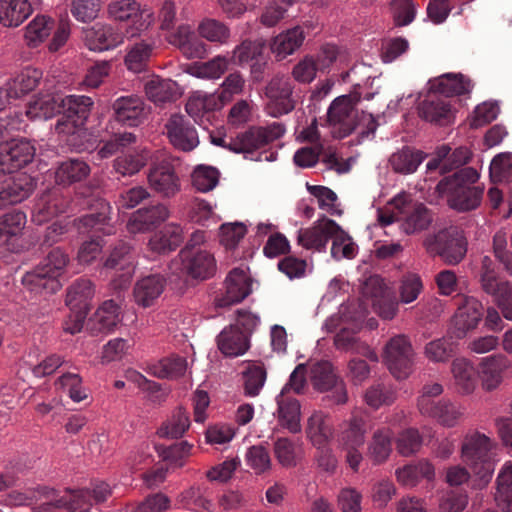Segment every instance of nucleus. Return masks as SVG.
I'll list each match as a JSON object with an SVG mask.
<instances>
[{
	"label": "nucleus",
	"instance_id": "c756f323",
	"mask_svg": "<svg viewBox=\"0 0 512 512\" xmlns=\"http://www.w3.org/2000/svg\"><path fill=\"white\" fill-rule=\"evenodd\" d=\"M183 239L182 227L176 223H169L150 237L148 250L154 255H164L176 250Z\"/></svg>",
	"mask_w": 512,
	"mask_h": 512
},
{
	"label": "nucleus",
	"instance_id": "f8f14e48",
	"mask_svg": "<svg viewBox=\"0 0 512 512\" xmlns=\"http://www.w3.org/2000/svg\"><path fill=\"white\" fill-rule=\"evenodd\" d=\"M108 13L114 20L130 23L127 28L130 37L140 35L154 21L153 12L148 8H142L135 0L113 1L108 6Z\"/></svg>",
	"mask_w": 512,
	"mask_h": 512
},
{
	"label": "nucleus",
	"instance_id": "e433bc0d",
	"mask_svg": "<svg viewBox=\"0 0 512 512\" xmlns=\"http://www.w3.org/2000/svg\"><path fill=\"white\" fill-rule=\"evenodd\" d=\"M48 487L41 485L25 486L8 492L1 500V504L10 508L30 506L39 500H49Z\"/></svg>",
	"mask_w": 512,
	"mask_h": 512
},
{
	"label": "nucleus",
	"instance_id": "dca6fc26",
	"mask_svg": "<svg viewBox=\"0 0 512 512\" xmlns=\"http://www.w3.org/2000/svg\"><path fill=\"white\" fill-rule=\"evenodd\" d=\"M339 230V225L326 216L316 220L312 226L298 231L297 241L307 250L325 252L327 243Z\"/></svg>",
	"mask_w": 512,
	"mask_h": 512
},
{
	"label": "nucleus",
	"instance_id": "e2e57ef3",
	"mask_svg": "<svg viewBox=\"0 0 512 512\" xmlns=\"http://www.w3.org/2000/svg\"><path fill=\"white\" fill-rule=\"evenodd\" d=\"M358 253V246L340 226L332 236L331 256L336 261L353 259Z\"/></svg>",
	"mask_w": 512,
	"mask_h": 512
},
{
	"label": "nucleus",
	"instance_id": "f257e3e1",
	"mask_svg": "<svg viewBox=\"0 0 512 512\" xmlns=\"http://www.w3.org/2000/svg\"><path fill=\"white\" fill-rule=\"evenodd\" d=\"M360 100L361 95L354 91L338 96L331 102L327 117L336 137L345 138L356 131L359 141H363L374 135L377 122L372 114L357 111Z\"/></svg>",
	"mask_w": 512,
	"mask_h": 512
},
{
	"label": "nucleus",
	"instance_id": "37998d69",
	"mask_svg": "<svg viewBox=\"0 0 512 512\" xmlns=\"http://www.w3.org/2000/svg\"><path fill=\"white\" fill-rule=\"evenodd\" d=\"M192 36L193 32L189 25H180L168 36V41L177 46L188 59L202 57L205 54V46L202 42L192 39Z\"/></svg>",
	"mask_w": 512,
	"mask_h": 512
},
{
	"label": "nucleus",
	"instance_id": "338daca9",
	"mask_svg": "<svg viewBox=\"0 0 512 512\" xmlns=\"http://www.w3.org/2000/svg\"><path fill=\"white\" fill-rule=\"evenodd\" d=\"M199 35L209 42L225 44L230 38V29L216 19H204L198 26Z\"/></svg>",
	"mask_w": 512,
	"mask_h": 512
},
{
	"label": "nucleus",
	"instance_id": "aec40b11",
	"mask_svg": "<svg viewBox=\"0 0 512 512\" xmlns=\"http://www.w3.org/2000/svg\"><path fill=\"white\" fill-rule=\"evenodd\" d=\"M170 216L168 207L164 204L145 206L134 211L126 224L129 233H146L158 227Z\"/></svg>",
	"mask_w": 512,
	"mask_h": 512
},
{
	"label": "nucleus",
	"instance_id": "680f3d73",
	"mask_svg": "<svg viewBox=\"0 0 512 512\" xmlns=\"http://www.w3.org/2000/svg\"><path fill=\"white\" fill-rule=\"evenodd\" d=\"M219 177L220 172L217 168L200 164L192 172V185L199 192L206 193L218 185Z\"/></svg>",
	"mask_w": 512,
	"mask_h": 512
},
{
	"label": "nucleus",
	"instance_id": "052dcab7",
	"mask_svg": "<svg viewBox=\"0 0 512 512\" xmlns=\"http://www.w3.org/2000/svg\"><path fill=\"white\" fill-rule=\"evenodd\" d=\"M424 288L423 281L419 274L406 272L399 280L398 294L402 304H410L417 300Z\"/></svg>",
	"mask_w": 512,
	"mask_h": 512
},
{
	"label": "nucleus",
	"instance_id": "bb28decb",
	"mask_svg": "<svg viewBox=\"0 0 512 512\" xmlns=\"http://www.w3.org/2000/svg\"><path fill=\"white\" fill-rule=\"evenodd\" d=\"M115 119L129 127L138 126L145 118V104L136 95L122 96L113 103Z\"/></svg>",
	"mask_w": 512,
	"mask_h": 512
},
{
	"label": "nucleus",
	"instance_id": "4be33fe9",
	"mask_svg": "<svg viewBox=\"0 0 512 512\" xmlns=\"http://www.w3.org/2000/svg\"><path fill=\"white\" fill-rule=\"evenodd\" d=\"M334 433V424L328 413L314 410L307 418L305 434L316 449L327 446L333 439Z\"/></svg>",
	"mask_w": 512,
	"mask_h": 512
},
{
	"label": "nucleus",
	"instance_id": "6e6552de",
	"mask_svg": "<svg viewBox=\"0 0 512 512\" xmlns=\"http://www.w3.org/2000/svg\"><path fill=\"white\" fill-rule=\"evenodd\" d=\"M423 245L429 254L440 256L450 265L461 262L467 252L466 238L460 230L454 227L428 235Z\"/></svg>",
	"mask_w": 512,
	"mask_h": 512
},
{
	"label": "nucleus",
	"instance_id": "f03ea898",
	"mask_svg": "<svg viewBox=\"0 0 512 512\" xmlns=\"http://www.w3.org/2000/svg\"><path fill=\"white\" fill-rule=\"evenodd\" d=\"M286 132L285 126L279 122H273L265 127H253L236 135L235 137L213 136L212 143L226 148L234 153H242L245 158L256 161H272L274 153L260 154L254 158L255 151L264 148L269 143L281 138Z\"/></svg>",
	"mask_w": 512,
	"mask_h": 512
},
{
	"label": "nucleus",
	"instance_id": "b1692460",
	"mask_svg": "<svg viewBox=\"0 0 512 512\" xmlns=\"http://www.w3.org/2000/svg\"><path fill=\"white\" fill-rule=\"evenodd\" d=\"M104 269L106 271L120 270L121 274L119 275V279H113L112 286L114 289L126 288L134 273L131 247L125 243L115 247L108 259L105 261Z\"/></svg>",
	"mask_w": 512,
	"mask_h": 512
},
{
	"label": "nucleus",
	"instance_id": "864d4df0",
	"mask_svg": "<svg viewBox=\"0 0 512 512\" xmlns=\"http://www.w3.org/2000/svg\"><path fill=\"white\" fill-rule=\"evenodd\" d=\"M154 48V42L148 40H141L131 45L124 59L127 69L136 73L143 71Z\"/></svg>",
	"mask_w": 512,
	"mask_h": 512
},
{
	"label": "nucleus",
	"instance_id": "5701e85b",
	"mask_svg": "<svg viewBox=\"0 0 512 512\" xmlns=\"http://www.w3.org/2000/svg\"><path fill=\"white\" fill-rule=\"evenodd\" d=\"M166 130L171 144L179 150L191 151L199 144L196 129L182 115L171 116Z\"/></svg>",
	"mask_w": 512,
	"mask_h": 512
},
{
	"label": "nucleus",
	"instance_id": "423d86ee",
	"mask_svg": "<svg viewBox=\"0 0 512 512\" xmlns=\"http://www.w3.org/2000/svg\"><path fill=\"white\" fill-rule=\"evenodd\" d=\"M495 443L479 431L466 433L461 444V460L482 481L487 483L494 471L491 451Z\"/></svg>",
	"mask_w": 512,
	"mask_h": 512
},
{
	"label": "nucleus",
	"instance_id": "13d9d810",
	"mask_svg": "<svg viewBox=\"0 0 512 512\" xmlns=\"http://www.w3.org/2000/svg\"><path fill=\"white\" fill-rule=\"evenodd\" d=\"M495 500L504 512H512V462H506L498 474Z\"/></svg>",
	"mask_w": 512,
	"mask_h": 512
},
{
	"label": "nucleus",
	"instance_id": "79ce46f5",
	"mask_svg": "<svg viewBox=\"0 0 512 512\" xmlns=\"http://www.w3.org/2000/svg\"><path fill=\"white\" fill-rule=\"evenodd\" d=\"M509 366L506 356L492 355L484 358L481 363V380L485 390L491 391L498 387L502 380V372Z\"/></svg>",
	"mask_w": 512,
	"mask_h": 512
},
{
	"label": "nucleus",
	"instance_id": "49530a36",
	"mask_svg": "<svg viewBox=\"0 0 512 512\" xmlns=\"http://www.w3.org/2000/svg\"><path fill=\"white\" fill-rule=\"evenodd\" d=\"M423 416L435 419L440 425L452 428L457 426L464 416V407L450 400H439L432 408L431 413H424Z\"/></svg>",
	"mask_w": 512,
	"mask_h": 512
},
{
	"label": "nucleus",
	"instance_id": "de8ad7c7",
	"mask_svg": "<svg viewBox=\"0 0 512 512\" xmlns=\"http://www.w3.org/2000/svg\"><path fill=\"white\" fill-rule=\"evenodd\" d=\"M90 174L89 165L81 159L63 161L55 171V181L59 185H71L84 180Z\"/></svg>",
	"mask_w": 512,
	"mask_h": 512
},
{
	"label": "nucleus",
	"instance_id": "5fc2aeb1",
	"mask_svg": "<svg viewBox=\"0 0 512 512\" xmlns=\"http://www.w3.org/2000/svg\"><path fill=\"white\" fill-rule=\"evenodd\" d=\"M424 159L421 151L406 147L393 153L389 163L395 172L406 175L414 173Z\"/></svg>",
	"mask_w": 512,
	"mask_h": 512
},
{
	"label": "nucleus",
	"instance_id": "3c124183",
	"mask_svg": "<svg viewBox=\"0 0 512 512\" xmlns=\"http://www.w3.org/2000/svg\"><path fill=\"white\" fill-rule=\"evenodd\" d=\"M392 431L388 427L378 428L372 436L367 448V457L374 464L385 462L391 451Z\"/></svg>",
	"mask_w": 512,
	"mask_h": 512
},
{
	"label": "nucleus",
	"instance_id": "72a5a7b5",
	"mask_svg": "<svg viewBox=\"0 0 512 512\" xmlns=\"http://www.w3.org/2000/svg\"><path fill=\"white\" fill-rule=\"evenodd\" d=\"M165 288V279L160 275H149L138 280L133 296L137 305L150 307L160 297Z\"/></svg>",
	"mask_w": 512,
	"mask_h": 512
},
{
	"label": "nucleus",
	"instance_id": "4c0bfd02",
	"mask_svg": "<svg viewBox=\"0 0 512 512\" xmlns=\"http://www.w3.org/2000/svg\"><path fill=\"white\" fill-rule=\"evenodd\" d=\"M32 12L29 0H0V24L4 27H18Z\"/></svg>",
	"mask_w": 512,
	"mask_h": 512
},
{
	"label": "nucleus",
	"instance_id": "ddd939ff",
	"mask_svg": "<svg viewBox=\"0 0 512 512\" xmlns=\"http://www.w3.org/2000/svg\"><path fill=\"white\" fill-rule=\"evenodd\" d=\"M363 293L371 298L374 312L384 320H392L399 309L400 301L392 289L379 276H371L364 285Z\"/></svg>",
	"mask_w": 512,
	"mask_h": 512
},
{
	"label": "nucleus",
	"instance_id": "2f4dec72",
	"mask_svg": "<svg viewBox=\"0 0 512 512\" xmlns=\"http://www.w3.org/2000/svg\"><path fill=\"white\" fill-rule=\"evenodd\" d=\"M305 38L306 34L301 26L284 30L271 40V52L277 60H284L303 45Z\"/></svg>",
	"mask_w": 512,
	"mask_h": 512
},
{
	"label": "nucleus",
	"instance_id": "a878e982",
	"mask_svg": "<svg viewBox=\"0 0 512 512\" xmlns=\"http://www.w3.org/2000/svg\"><path fill=\"white\" fill-rule=\"evenodd\" d=\"M483 317V305L474 297H464L453 318L457 337L475 329Z\"/></svg>",
	"mask_w": 512,
	"mask_h": 512
},
{
	"label": "nucleus",
	"instance_id": "7c9ffc66",
	"mask_svg": "<svg viewBox=\"0 0 512 512\" xmlns=\"http://www.w3.org/2000/svg\"><path fill=\"white\" fill-rule=\"evenodd\" d=\"M472 81L461 73H446L429 81V90L446 97L468 94L473 89Z\"/></svg>",
	"mask_w": 512,
	"mask_h": 512
},
{
	"label": "nucleus",
	"instance_id": "ea45409f",
	"mask_svg": "<svg viewBox=\"0 0 512 512\" xmlns=\"http://www.w3.org/2000/svg\"><path fill=\"white\" fill-rule=\"evenodd\" d=\"M366 422L362 417L352 415L342 424L338 435L340 448L362 447L366 441Z\"/></svg>",
	"mask_w": 512,
	"mask_h": 512
},
{
	"label": "nucleus",
	"instance_id": "c03bdc74",
	"mask_svg": "<svg viewBox=\"0 0 512 512\" xmlns=\"http://www.w3.org/2000/svg\"><path fill=\"white\" fill-rule=\"evenodd\" d=\"M42 78V72L36 68L26 67L7 84V95L17 99L34 90Z\"/></svg>",
	"mask_w": 512,
	"mask_h": 512
},
{
	"label": "nucleus",
	"instance_id": "7ed1b4c3",
	"mask_svg": "<svg viewBox=\"0 0 512 512\" xmlns=\"http://www.w3.org/2000/svg\"><path fill=\"white\" fill-rule=\"evenodd\" d=\"M378 221L382 226L399 221L401 230L410 235L427 229L432 216L423 204L413 205L410 195L402 191L388 202L385 211H378Z\"/></svg>",
	"mask_w": 512,
	"mask_h": 512
},
{
	"label": "nucleus",
	"instance_id": "9d476101",
	"mask_svg": "<svg viewBox=\"0 0 512 512\" xmlns=\"http://www.w3.org/2000/svg\"><path fill=\"white\" fill-rule=\"evenodd\" d=\"M480 283L483 291L494 298L503 316L512 321V287L498 277L495 264L489 256L481 260Z\"/></svg>",
	"mask_w": 512,
	"mask_h": 512
},
{
	"label": "nucleus",
	"instance_id": "473e14b6",
	"mask_svg": "<svg viewBox=\"0 0 512 512\" xmlns=\"http://www.w3.org/2000/svg\"><path fill=\"white\" fill-rule=\"evenodd\" d=\"M34 189L35 183L29 175L18 174L0 190V209L21 203Z\"/></svg>",
	"mask_w": 512,
	"mask_h": 512
},
{
	"label": "nucleus",
	"instance_id": "09e8293b",
	"mask_svg": "<svg viewBox=\"0 0 512 512\" xmlns=\"http://www.w3.org/2000/svg\"><path fill=\"white\" fill-rule=\"evenodd\" d=\"M188 369L187 359L171 355L149 365L148 373L157 378L177 379L185 375Z\"/></svg>",
	"mask_w": 512,
	"mask_h": 512
},
{
	"label": "nucleus",
	"instance_id": "4d7b16f0",
	"mask_svg": "<svg viewBox=\"0 0 512 512\" xmlns=\"http://www.w3.org/2000/svg\"><path fill=\"white\" fill-rule=\"evenodd\" d=\"M120 322V308L113 300L105 301L95 313L94 327L98 332L111 333Z\"/></svg>",
	"mask_w": 512,
	"mask_h": 512
},
{
	"label": "nucleus",
	"instance_id": "2eb2a0df",
	"mask_svg": "<svg viewBox=\"0 0 512 512\" xmlns=\"http://www.w3.org/2000/svg\"><path fill=\"white\" fill-rule=\"evenodd\" d=\"M292 92L293 85L288 77H273L265 88V95L269 99L268 113L273 117H279L291 112L295 107Z\"/></svg>",
	"mask_w": 512,
	"mask_h": 512
},
{
	"label": "nucleus",
	"instance_id": "cd10ccee",
	"mask_svg": "<svg viewBox=\"0 0 512 512\" xmlns=\"http://www.w3.org/2000/svg\"><path fill=\"white\" fill-rule=\"evenodd\" d=\"M438 93L429 94L419 106V116L430 123L446 125L454 120V111L448 100L442 99Z\"/></svg>",
	"mask_w": 512,
	"mask_h": 512
},
{
	"label": "nucleus",
	"instance_id": "6e6d98bb",
	"mask_svg": "<svg viewBox=\"0 0 512 512\" xmlns=\"http://www.w3.org/2000/svg\"><path fill=\"white\" fill-rule=\"evenodd\" d=\"M55 28L52 18L45 15L35 16L25 27V41L30 47H37L41 44Z\"/></svg>",
	"mask_w": 512,
	"mask_h": 512
},
{
	"label": "nucleus",
	"instance_id": "603ef678",
	"mask_svg": "<svg viewBox=\"0 0 512 512\" xmlns=\"http://www.w3.org/2000/svg\"><path fill=\"white\" fill-rule=\"evenodd\" d=\"M94 296V287L88 279H78L70 285L66 296V305L73 309L89 311L90 301Z\"/></svg>",
	"mask_w": 512,
	"mask_h": 512
},
{
	"label": "nucleus",
	"instance_id": "4468645a",
	"mask_svg": "<svg viewBox=\"0 0 512 512\" xmlns=\"http://www.w3.org/2000/svg\"><path fill=\"white\" fill-rule=\"evenodd\" d=\"M147 181L149 187L164 198H172L181 190L180 177L173 162L167 157L152 163Z\"/></svg>",
	"mask_w": 512,
	"mask_h": 512
},
{
	"label": "nucleus",
	"instance_id": "20e7f679",
	"mask_svg": "<svg viewBox=\"0 0 512 512\" xmlns=\"http://www.w3.org/2000/svg\"><path fill=\"white\" fill-rule=\"evenodd\" d=\"M68 263V254L61 248H54L35 269L23 276L22 283L35 295L53 294L61 288L59 278L65 273Z\"/></svg>",
	"mask_w": 512,
	"mask_h": 512
},
{
	"label": "nucleus",
	"instance_id": "412c9836",
	"mask_svg": "<svg viewBox=\"0 0 512 512\" xmlns=\"http://www.w3.org/2000/svg\"><path fill=\"white\" fill-rule=\"evenodd\" d=\"M83 40L91 51L111 50L124 42V35L111 25L96 23L83 29Z\"/></svg>",
	"mask_w": 512,
	"mask_h": 512
},
{
	"label": "nucleus",
	"instance_id": "9b49d317",
	"mask_svg": "<svg viewBox=\"0 0 512 512\" xmlns=\"http://www.w3.org/2000/svg\"><path fill=\"white\" fill-rule=\"evenodd\" d=\"M170 270L178 277L186 275L193 279L204 280L214 275L216 261L211 252H190L182 249L170 264Z\"/></svg>",
	"mask_w": 512,
	"mask_h": 512
},
{
	"label": "nucleus",
	"instance_id": "a211bd4d",
	"mask_svg": "<svg viewBox=\"0 0 512 512\" xmlns=\"http://www.w3.org/2000/svg\"><path fill=\"white\" fill-rule=\"evenodd\" d=\"M68 206L69 199L60 189L47 190L35 200L31 219L35 224L42 225L66 212Z\"/></svg>",
	"mask_w": 512,
	"mask_h": 512
},
{
	"label": "nucleus",
	"instance_id": "0eeeda50",
	"mask_svg": "<svg viewBox=\"0 0 512 512\" xmlns=\"http://www.w3.org/2000/svg\"><path fill=\"white\" fill-rule=\"evenodd\" d=\"M59 113L62 116L55 124L58 135L74 136L85 134V125L94 105L85 95H63L59 93Z\"/></svg>",
	"mask_w": 512,
	"mask_h": 512
},
{
	"label": "nucleus",
	"instance_id": "69168bd1",
	"mask_svg": "<svg viewBox=\"0 0 512 512\" xmlns=\"http://www.w3.org/2000/svg\"><path fill=\"white\" fill-rule=\"evenodd\" d=\"M295 0H267L259 21L265 27L276 26L285 16Z\"/></svg>",
	"mask_w": 512,
	"mask_h": 512
},
{
	"label": "nucleus",
	"instance_id": "c85d7f7f",
	"mask_svg": "<svg viewBox=\"0 0 512 512\" xmlns=\"http://www.w3.org/2000/svg\"><path fill=\"white\" fill-rule=\"evenodd\" d=\"M277 409L274 412L278 423L290 433L296 434L301 431V404L290 396L278 394L276 396Z\"/></svg>",
	"mask_w": 512,
	"mask_h": 512
},
{
	"label": "nucleus",
	"instance_id": "0e129e2a",
	"mask_svg": "<svg viewBox=\"0 0 512 512\" xmlns=\"http://www.w3.org/2000/svg\"><path fill=\"white\" fill-rule=\"evenodd\" d=\"M230 60L218 55L211 60L196 65L190 69V74L202 79H219L227 70Z\"/></svg>",
	"mask_w": 512,
	"mask_h": 512
},
{
	"label": "nucleus",
	"instance_id": "a19ab883",
	"mask_svg": "<svg viewBox=\"0 0 512 512\" xmlns=\"http://www.w3.org/2000/svg\"><path fill=\"white\" fill-rule=\"evenodd\" d=\"M59 93L38 94L27 105L26 115L31 120H47L59 112Z\"/></svg>",
	"mask_w": 512,
	"mask_h": 512
},
{
	"label": "nucleus",
	"instance_id": "58836bf2",
	"mask_svg": "<svg viewBox=\"0 0 512 512\" xmlns=\"http://www.w3.org/2000/svg\"><path fill=\"white\" fill-rule=\"evenodd\" d=\"M191 426L190 415L183 407L175 408L157 429V435L164 439H179Z\"/></svg>",
	"mask_w": 512,
	"mask_h": 512
},
{
	"label": "nucleus",
	"instance_id": "f704fd0d",
	"mask_svg": "<svg viewBox=\"0 0 512 512\" xmlns=\"http://www.w3.org/2000/svg\"><path fill=\"white\" fill-rule=\"evenodd\" d=\"M219 350L226 356L237 357L243 355L249 348L248 335L241 332L237 326L230 325L218 335Z\"/></svg>",
	"mask_w": 512,
	"mask_h": 512
},
{
	"label": "nucleus",
	"instance_id": "8fccbe9b",
	"mask_svg": "<svg viewBox=\"0 0 512 512\" xmlns=\"http://www.w3.org/2000/svg\"><path fill=\"white\" fill-rule=\"evenodd\" d=\"M451 372L459 393L470 394L476 387V370L465 358H457L452 362Z\"/></svg>",
	"mask_w": 512,
	"mask_h": 512
},
{
	"label": "nucleus",
	"instance_id": "c9c22d12",
	"mask_svg": "<svg viewBox=\"0 0 512 512\" xmlns=\"http://www.w3.org/2000/svg\"><path fill=\"white\" fill-rule=\"evenodd\" d=\"M397 481L406 487L416 486L422 479L432 481L435 478V468L428 460L422 459L407 464L395 471Z\"/></svg>",
	"mask_w": 512,
	"mask_h": 512
},
{
	"label": "nucleus",
	"instance_id": "39448f33",
	"mask_svg": "<svg viewBox=\"0 0 512 512\" xmlns=\"http://www.w3.org/2000/svg\"><path fill=\"white\" fill-rule=\"evenodd\" d=\"M479 179V174L472 167L457 170L452 176L444 178L437 184V190L446 194L451 208L469 211L479 206L483 191L472 187Z\"/></svg>",
	"mask_w": 512,
	"mask_h": 512
},
{
	"label": "nucleus",
	"instance_id": "a18cd8bd",
	"mask_svg": "<svg viewBox=\"0 0 512 512\" xmlns=\"http://www.w3.org/2000/svg\"><path fill=\"white\" fill-rule=\"evenodd\" d=\"M145 92L154 103L174 101L182 94L181 88L175 81L158 77L145 84Z\"/></svg>",
	"mask_w": 512,
	"mask_h": 512
},
{
	"label": "nucleus",
	"instance_id": "393cba45",
	"mask_svg": "<svg viewBox=\"0 0 512 512\" xmlns=\"http://www.w3.org/2000/svg\"><path fill=\"white\" fill-rule=\"evenodd\" d=\"M27 222L26 214L20 210L5 213L0 217V247L15 251Z\"/></svg>",
	"mask_w": 512,
	"mask_h": 512
},
{
	"label": "nucleus",
	"instance_id": "f3484780",
	"mask_svg": "<svg viewBox=\"0 0 512 512\" xmlns=\"http://www.w3.org/2000/svg\"><path fill=\"white\" fill-rule=\"evenodd\" d=\"M252 283L248 267L234 268L225 279V293L216 300V305L227 307L240 303L251 294Z\"/></svg>",
	"mask_w": 512,
	"mask_h": 512
},
{
	"label": "nucleus",
	"instance_id": "bf43d9fd",
	"mask_svg": "<svg viewBox=\"0 0 512 512\" xmlns=\"http://www.w3.org/2000/svg\"><path fill=\"white\" fill-rule=\"evenodd\" d=\"M149 157L146 150L128 152L114 160L115 171L122 176H131L138 173L145 166Z\"/></svg>",
	"mask_w": 512,
	"mask_h": 512
},
{
	"label": "nucleus",
	"instance_id": "774afa93",
	"mask_svg": "<svg viewBox=\"0 0 512 512\" xmlns=\"http://www.w3.org/2000/svg\"><path fill=\"white\" fill-rule=\"evenodd\" d=\"M311 381L314 388L320 392L328 391L329 388L339 379L328 361H320L311 367Z\"/></svg>",
	"mask_w": 512,
	"mask_h": 512
},
{
	"label": "nucleus",
	"instance_id": "1a4fd4ad",
	"mask_svg": "<svg viewBox=\"0 0 512 512\" xmlns=\"http://www.w3.org/2000/svg\"><path fill=\"white\" fill-rule=\"evenodd\" d=\"M414 350L404 334L391 337L383 349L382 358L390 373L398 380L406 379L414 365Z\"/></svg>",
	"mask_w": 512,
	"mask_h": 512
},
{
	"label": "nucleus",
	"instance_id": "6ab92c4d",
	"mask_svg": "<svg viewBox=\"0 0 512 512\" xmlns=\"http://www.w3.org/2000/svg\"><path fill=\"white\" fill-rule=\"evenodd\" d=\"M34 155V147L24 139L0 144V173H12L30 163Z\"/></svg>",
	"mask_w": 512,
	"mask_h": 512
}]
</instances>
